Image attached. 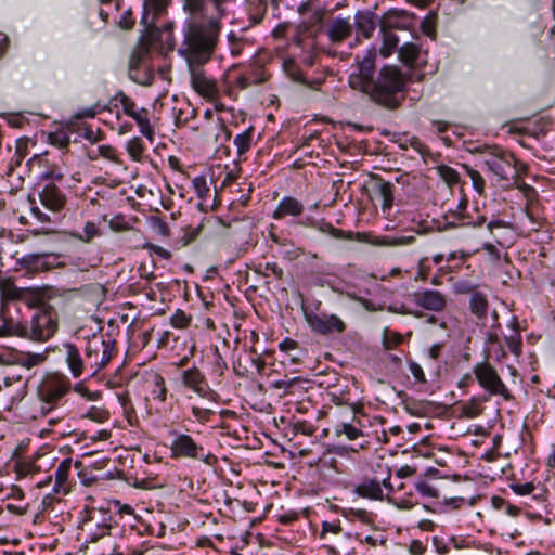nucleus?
I'll return each mask as SVG.
<instances>
[{
  "mask_svg": "<svg viewBox=\"0 0 555 555\" xmlns=\"http://www.w3.org/2000/svg\"><path fill=\"white\" fill-rule=\"evenodd\" d=\"M335 435L336 436L345 435L349 440H356L359 437L363 436V431L360 427L359 421H357V424L354 422H352V423L343 422L335 426Z\"/></svg>",
  "mask_w": 555,
  "mask_h": 555,
  "instance_id": "c756f323",
  "label": "nucleus"
},
{
  "mask_svg": "<svg viewBox=\"0 0 555 555\" xmlns=\"http://www.w3.org/2000/svg\"><path fill=\"white\" fill-rule=\"evenodd\" d=\"M0 288L2 297L7 299H24L28 294V289L17 287L13 284L1 285Z\"/></svg>",
  "mask_w": 555,
  "mask_h": 555,
  "instance_id": "37998d69",
  "label": "nucleus"
},
{
  "mask_svg": "<svg viewBox=\"0 0 555 555\" xmlns=\"http://www.w3.org/2000/svg\"><path fill=\"white\" fill-rule=\"evenodd\" d=\"M327 35L332 41L339 42L351 34V24L348 18L336 17L327 27Z\"/></svg>",
  "mask_w": 555,
  "mask_h": 555,
  "instance_id": "393cba45",
  "label": "nucleus"
},
{
  "mask_svg": "<svg viewBox=\"0 0 555 555\" xmlns=\"http://www.w3.org/2000/svg\"><path fill=\"white\" fill-rule=\"evenodd\" d=\"M62 347L64 349L65 362L72 376L74 378L81 377L82 373L89 370L86 357L82 358L79 348L73 343H63Z\"/></svg>",
  "mask_w": 555,
  "mask_h": 555,
  "instance_id": "f3484780",
  "label": "nucleus"
},
{
  "mask_svg": "<svg viewBox=\"0 0 555 555\" xmlns=\"http://www.w3.org/2000/svg\"><path fill=\"white\" fill-rule=\"evenodd\" d=\"M47 359L46 352H36V353H24L20 352V366L26 367L28 370L34 366L40 365Z\"/></svg>",
  "mask_w": 555,
  "mask_h": 555,
  "instance_id": "72a5a7b5",
  "label": "nucleus"
},
{
  "mask_svg": "<svg viewBox=\"0 0 555 555\" xmlns=\"http://www.w3.org/2000/svg\"><path fill=\"white\" fill-rule=\"evenodd\" d=\"M17 264L27 273L48 271L59 266V256L51 253H30L22 256Z\"/></svg>",
  "mask_w": 555,
  "mask_h": 555,
  "instance_id": "4468645a",
  "label": "nucleus"
},
{
  "mask_svg": "<svg viewBox=\"0 0 555 555\" xmlns=\"http://www.w3.org/2000/svg\"><path fill=\"white\" fill-rule=\"evenodd\" d=\"M147 56V49L140 48L133 51L129 59L128 76L133 82L142 86L151 85L154 78Z\"/></svg>",
  "mask_w": 555,
  "mask_h": 555,
  "instance_id": "9b49d317",
  "label": "nucleus"
},
{
  "mask_svg": "<svg viewBox=\"0 0 555 555\" xmlns=\"http://www.w3.org/2000/svg\"><path fill=\"white\" fill-rule=\"evenodd\" d=\"M267 80L264 70L257 66L240 77L242 88H247L251 85H260Z\"/></svg>",
  "mask_w": 555,
  "mask_h": 555,
  "instance_id": "2f4dec72",
  "label": "nucleus"
},
{
  "mask_svg": "<svg viewBox=\"0 0 555 555\" xmlns=\"http://www.w3.org/2000/svg\"><path fill=\"white\" fill-rule=\"evenodd\" d=\"M73 467V460L70 457H66L61 461L56 470H55V480L52 487L53 493L66 494L69 491V475Z\"/></svg>",
  "mask_w": 555,
  "mask_h": 555,
  "instance_id": "aec40b11",
  "label": "nucleus"
},
{
  "mask_svg": "<svg viewBox=\"0 0 555 555\" xmlns=\"http://www.w3.org/2000/svg\"><path fill=\"white\" fill-rule=\"evenodd\" d=\"M126 150L133 160H140L144 153L145 145L141 138L133 137L127 142Z\"/></svg>",
  "mask_w": 555,
  "mask_h": 555,
  "instance_id": "e433bc0d",
  "label": "nucleus"
},
{
  "mask_svg": "<svg viewBox=\"0 0 555 555\" xmlns=\"http://www.w3.org/2000/svg\"><path fill=\"white\" fill-rule=\"evenodd\" d=\"M190 322L191 317L186 315V313L181 309H177L170 317V324L175 328H185L189 326Z\"/></svg>",
  "mask_w": 555,
  "mask_h": 555,
  "instance_id": "09e8293b",
  "label": "nucleus"
},
{
  "mask_svg": "<svg viewBox=\"0 0 555 555\" xmlns=\"http://www.w3.org/2000/svg\"><path fill=\"white\" fill-rule=\"evenodd\" d=\"M139 126L140 133L151 142L154 139V129L147 117V109L142 107L138 111V114L132 117Z\"/></svg>",
  "mask_w": 555,
  "mask_h": 555,
  "instance_id": "7c9ffc66",
  "label": "nucleus"
},
{
  "mask_svg": "<svg viewBox=\"0 0 555 555\" xmlns=\"http://www.w3.org/2000/svg\"><path fill=\"white\" fill-rule=\"evenodd\" d=\"M377 52L375 48L367 49L363 55H356V62L350 68L348 85L374 102L388 109L397 108L402 100L409 76L396 65H384L377 70Z\"/></svg>",
  "mask_w": 555,
  "mask_h": 555,
  "instance_id": "f257e3e1",
  "label": "nucleus"
},
{
  "mask_svg": "<svg viewBox=\"0 0 555 555\" xmlns=\"http://www.w3.org/2000/svg\"><path fill=\"white\" fill-rule=\"evenodd\" d=\"M170 0H143L141 25L145 31L157 29V18L167 12Z\"/></svg>",
  "mask_w": 555,
  "mask_h": 555,
  "instance_id": "dca6fc26",
  "label": "nucleus"
},
{
  "mask_svg": "<svg viewBox=\"0 0 555 555\" xmlns=\"http://www.w3.org/2000/svg\"><path fill=\"white\" fill-rule=\"evenodd\" d=\"M467 175L472 179L473 188L475 191L482 193L486 182L481 173L475 169L467 168Z\"/></svg>",
  "mask_w": 555,
  "mask_h": 555,
  "instance_id": "603ef678",
  "label": "nucleus"
},
{
  "mask_svg": "<svg viewBox=\"0 0 555 555\" xmlns=\"http://www.w3.org/2000/svg\"><path fill=\"white\" fill-rule=\"evenodd\" d=\"M357 34L364 38L372 37L376 28V15L370 10L358 11L354 14Z\"/></svg>",
  "mask_w": 555,
  "mask_h": 555,
  "instance_id": "5701e85b",
  "label": "nucleus"
},
{
  "mask_svg": "<svg viewBox=\"0 0 555 555\" xmlns=\"http://www.w3.org/2000/svg\"><path fill=\"white\" fill-rule=\"evenodd\" d=\"M409 23V15L403 10L389 9L385 13V24L388 27L404 28Z\"/></svg>",
  "mask_w": 555,
  "mask_h": 555,
  "instance_id": "c85d7f7f",
  "label": "nucleus"
},
{
  "mask_svg": "<svg viewBox=\"0 0 555 555\" xmlns=\"http://www.w3.org/2000/svg\"><path fill=\"white\" fill-rule=\"evenodd\" d=\"M304 211V204L293 196H284L274 209L272 217L281 220L287 216L298 217Z\"/></svg>",
  "mask_w": 555,
  "mask_h": 555,
  "instance_id": "412c9836",
  "label": "nucleus"
},
{
  "mask_svg": "<svg viewBox=\"0 0 555 555\" xmlns=\"http://www.w3.org/2000/svg\"><path fill=\"white\" fill-rule=\"evenodd\" d=\"M209 7L210 0H184V8L194 15L207 16Z\"/></svg>",
  "mask_w": 555,
  "mask_h": 555,
  "instance_id": "c9c22d12",
  "label": "nucleus"
},
{
  "mask_svg": "<svg viewBox=\"0 0 555 555\" xmlns=\"http://www.w3.org/2000/svg\"><path fill=\"white\" fill-rule=\"evenodd\" d=\"M192 185L199 198L206 197L209 192L206 178L204 176H197L192 180Z\"/></svg>",
  "mask_w": 555,
  "mask_h": 555,
  "instance_id": "3c124183",
  "label": "nucleus"
},
{
  "mask_svg": "<svg viewBox=\"0 0 555 555\" xmlns=\"http://www.w3.org/2000/svg\"><path fill=\"white\" fill-rule=\"evenodd\" d=\"M459 227H480L486 222V217L479 214H476L475 217L468 214H460L459 217H454Z\"/></svg>",
  "mask_w": 555,
  "mask_h": 555,
  "instance_id": "79ce46f5",
  "label": "nucleus"
},
{
  "mask_svg": "<svg viewBox=\"0 0 555 555\" xmlns=\"http://www.w3.org/2000/svg\"><path fill=\"white\" fill-rule=\"evenodd\" d=\"M30 211L33 216L36 217L37 220H39L40 222H51V217L48 214L41 211V209L38 206H31Z\"/></svg>",
  "mask_w": 555,
  "mask_h": 555,
  "instance_id": "69168bd1",
  "label": "nucleus"
},
{
  "mask_svg": "<svg viewBox=\"0 0 555 555\" xmlns=\"http://www.w3.org/2000/svg\"><path fill=\"white\" fill-rule=\"evenodd\" d=\"M426 53L422 50V48L413 42L403 43L398 50V56L400 61L410 66H418L422 63H425Z\"/></svg>",
  "mask_w": 555,
  "mask_h": 555,
  "instance_id": "6ab92c4d",
  "label": "nucleus"
},
{
  "mask_svg": "<svg viewBox=\"0 0 555 555\" xmlns=\"http://www.w3.org/2000/svg\"><path fill=\"white\" fill-rule=\"evenodd\" d=\"M443 346H444V343L433 344L428 349V358L431 360H437L440 357Z\"/></svg>",
  "mask_w": 555,
  "mask_h": 555,
  "instance_id": "0e129e2a",
  "label": "nucleus"
},
{
  "mask_svg": "<svg viewBox=\"0 0 555 555\" xmlns=\"http://www.w3.org/2000/svg\"><path fill=\"white\" fill-rule=\"evenodd\" d=\"M169 435L172 437L170 443V457L171 459H193L199 460L205 464L211 466L217 461V457L210 453L205 452L202 444H198L190 435L171 430Z\"/></svg>",
  "mask_w": 555,
  "mask_h": 555,
  "instance_id": "0eeeda50",
  "label": "nucleus"
},
{
  "mask_svg": "<svg viewBox=\"0 0 555 555\" xmlns=\"http://www.w3.org/2000/svg\"><path fill=\"white\" fill-rule=\"evenodd\" d=\"M344 516L351 521L358 520L364 525H373V515L365 509L349 508L344 512Z\"/></svg>",
  "mask_w": 555,
  "mask_h": 555,
  "instance_id": "4c0bfd02",
  "label": "nucleus"
},
{
  "mask_svg": "<svg viewBox=\"0 0 555 555\" xmlns=\"http://www.w3.org/2000/svg\"><path fill=\"white\" fill-rule=\"evenodd\" d=\"M64 177H65L64 171L61 168L55 167V166H53L51 168H47L40 175L41 180L47 181V182H52L55 184H56V182H61L64 179Z\"/></svg>",
  "mask_w": 555,
  "mask_h": 555,
  "instance_id": "49530a36",
  "label": "nucleus"
},
{
  "mask_svg": "<svg viewBox=\"0 0 555 555\" xmlns=\"http://www.w3.org/2000/svg\"><path fill=\"white\" fill-rule=\"evenodd\" d=\"M354 493L370 500H382L383 489L380 481L376 478L364 477L354 487Z\"/></svg>",
  "mask_w": 555,
  "mask_h": 555,
  "instance_id": "4be33fe9",
  "label": "nucleus"
},
{
  "mask_svg": "<svg viewBox=\"0 0 555 555\" xmlns=\"http://www.w3.org/2000/svg\"><path fill=\"white\" fill-rule=\"evenodd\" d=\"M304 318L313 333L320 335L340 334L346 330L345 322L336 314L318 313V307L301 305Z\"/></svg>",
  "mask_w": 555,
  "mask_h": 555,
  "instance_id": "1a4fd4ad",
  "label": "nucleus"
},
{
  "mask_svg": "<svg viewBox=\"0 0 555 555\" xmlns=\"http://www.w3.org/2000/svg\"><path fill=\"white\" fill-rule=\"evenodd\" d=\"M218 36L219 24L212 18L207 26L189 25L178 49V54L186 61L193 89L203 96H211L217 91L215 82L206 77L202 65L210 60Z\"/></svg>",
  "mask_w": 555,
  "mask_h": 555,
  "instance_id": "f03ea898",
  "label": "nucleus"
},
{
  "mask_svg": "<svg viewBox=\"0 0 555 555\" xmlns=\"http://www.w3.org/2000/svg\"><path fill=\"white\" fill-rule=\"evenodd\" d=\"M151 396L154 400H158L160 402H165L167 398V387L165 384V378L156 374L154 377V386L151 390Z\"/></svg>",
  "mask_w": 555,
  "mask_h": 555,
  "instance_id": "a19ab883",
  "label": "nucleus"
},
{
  "mask_svg": "<svg viewBox=\"0 0 555 555\" xmlns=\"http://www.w3.org/2000/svg\"><path fill=\"white\" fill-rule=\"evenodd\" d=\"M0 337L24 338V321L0 314Z\"/></svg>",
  "mask_w": 555,
  "mask_h": 555,
  "instance_id": "b1692460",
  "label": "nucleus"
},
{
  "mask_svg": "<svg viewBox=\"0 0 555 555\" xmlns=\"http://www.w3.org/2000/svg\"><path fill=\"white\" fill-rule=\"evenodd\" d=\"M373 188L376 194L382 198L383 210L386 211L390 209L393 204V184L390 181L378 178L376 179Z\"/></svg>",
  "mask_w": 555,
  "mask_h": 555,
  "instance_id": "bb28decb",
  "label": "nucleus"
},
{
  "mask_svg": "<svg viewBox=\"0 0 555 555\" xmlns=\"http://www.w3.org/2000/svg\"><path fill=\"white\" fill-rule=\"evenodd\" d=\"M191 412L194 418L202 424L208 422L210 420V416L214 414L212 410L202 409L198 406H192Z\"/></svg>",
  "mask_w": 555,
  "mask_h": 555,
  "instance_id": "5fc2aeb1",
  "label": "nucleus"
},
{
  "mask_svg": "<svg viewBox=\"0 0 555 555\" xmlns=\"http://www.w3.org/2000/svg\"><path fill=\"white\" fill-rule=\"evenodd\" d=\"M409 370L412 374V376L415 378L416 382L418 383H425L426 382V377H425V373L422 369V366L414 362V361H410L409 362Z\"/></svg>",
  "mask_w": 555,
  "mask_h": 555,
  "instance_id": "13d9d810",
  "label": "nucleus"
},
{
  "mask_svg": "<svg viewBox=\"0 0 555 555\" xmlns=\"http://www.w3.org/2000/svg\"><path fill=\"white\" fill-rule=\"evenodd\" d=\"M70 388L72 383L67 376L59 373L44 375L37 386L41 414L47 415L61 405Z\"/></svg>",
  "mask_w": 555,
  "mask_h": 555,
  "instance_id": "39448f33",
  "label": "nucleus"
},
{
  "mask_svg": "<svg viewBox=\"0 0 555 555\" xmlns=\"http://www.w3.org/2000/svg\"><path fill=\"white\" fill-rule=\"evenodd\" d=\"M468 307L472 314H474L478 320L483 321L489 311L487 295L479 289L476 293H473L469 296Z\"/></svg>",
  "mask_w": 555,
  "mask_h": 555,
  "instance_id": "a878e982",
  "label": "nucleus"
},
{
  "mask_svg": "<svg viewBox=\"0 0 555 555\" xmlns=\"http://www.w3.org/2000/svg\"><path fill=\"white\" fill-rule=\"evenodd\" d=\"M253 139V128L249 127L245 131L235 135L233 143L237 149L238 155L246 153L250 149Z\"/></svg>",
  "mask_w": 555,
  "mask_h": 555,
  "instance_id": "f704fd0d",
  "label": "nucleus"
},
{
  "mask_svg": "<svg viewBox=\"0 0 555 555\" xmlns=\"http://www.w3.org/2000/svg\"><path fill=\"white\" fill-rule=\"evenodd\" d=\"M301 383V377H294L291 379H278L272 382L271 386L274 389H282L285 396L293 395L294 386Z\"/></svg>",
  "mask_w": 555,
  "mask_h": 555,
  "instance_id": "a18cd8bd",
  "label": "nucleus"
},
{
  "mask_svg": "<svg viewBox=\"0 0 555 555\" xmlns=\"http://www.w3.org/2000/svg\"><path fill=\"white\" fill-rule=\"evenodd\" d=\"M496 228L512 229V223L503 219H494L489 221L487 224V229L491 234H493V231Z\"/></svg>",
  "mask_w": 555,
  "mask_h": 555,
  "instance_id": "680f3d73",
  "label": "nucleus"
},
{
  "mask_svg": "<svg viewBox=\"0 0 555 555\" xmlns=\"http://www.w3.org/2000/svg\"><path fill=\"white\" fill-rule=\"evenodd\" d=\"M473 373L480 387L490 396H501L505 401H511L513 396L496 370L488 362L481 361L473 366Z\"/></svg>",
  "mask_w": 555,
  "mask_h": 555,
  "instance_id": "6e6552de",
  "label": "nucleus"
},
{
  "mask_svg": "<svg viewBox=\"0 0 555 555\" xmlns=\"http://www.w3.org/2000/svg\"><path fill=\"white\" fill-rule=\"evenodd\" d=\"M417 491L428 498H438L437 489L425 481H421L416 485Z\"/></svg>",
  "mask_w": 555,
  "mask_h": 555,
  "instance_id": "bf43d9fd",
  "label": "nucleus"
},
{
  "mask_svg": "<svg viewBox=\"0 0 555 555\" xmlns=\"http://www.w3.org/2000/svg\"><path fill=\"white\" fill-rule=\"evenodd\" d=\"M38 196L41 205L52 212L61 211L66 203L64 192L52 182H46L38 192Z\"/></svg>",
  "mask_w": 555,
  "mask_h": 555,
  "instance_id": "2eb2a0df",
  "label": "nucleus"
},
{
  "mask_svg": "<svg viewBox=\"0 0 555 555\" xmlns=\"http://www.w3.org/2000/svg\"><path fill=\"white\" fill-rule=\"evenodd\" d=\"M143 248L147 249L151 254H155L166 260L170 259L172 256L168 249L153 243H145Z\"/></svg>",
  "mask_w": 555,
  "mask_h": 555,
  "instance_id": "6e6d98bb",
  "label": "nucleus"
},
{
  "mask_svg": "<svg viewBox=\"0 0 555 555\" xmlns=\"http://www.w3.org/2000/svg\"><path fill=\"white\" fill-rule=\"evenodd\" d=\"M266 270H269L278 279H282L284 274L283 269L276 262H267Z\"/></svg>",
  "mask_w": 555,
  "mask_h": 555,
  "instance_id": "774afa93",
  "label": "nucleus"
},
{
  "mask_svg": "<svg viewBox=\"0 0 555 555\" xmlns=\"http://www.w3.org/2000/svg\"><path fill=\"white\" fill-rule=\"evenodd\" d=\"M11 377H13V383L17 382L20 384L18 390L16 391L15 395H12L11 398L13 401H21L26 395V382H23L20 375H12Z\"/></svg>",
  "mask_w": 555,
  "mask_h": 555,
  "instance_id": "052dcab7",
  "label": "nucleus"
},
{
  "mask_svg": "<svg viewBox=\"0 0 555 555\" xmlns=\"http://www.w3.org/2000/svg\"><path fill=\"white\" fill-rule=\"evenodd\" d=\"M302 224H309L310 227L315 228L320 232L327 234L334 238H338V240L346 238L345 232L343 230L337 229V228L333 227L332 223L325 222L323 220L312 221L308 218L307 222H302Z\"/></svg>",
  "mask_w": 555,
  "mask_h": 555,
  "instance_id": "473e14b6",
  "label": "nucleus"
},
{
  "mask_svg": "<svg viewBox=\"0 0 555 555\" xmlns=\"http://www.w3.org/2000/svg\"><path fill=\"white\" fill-rule=\"evenodd\" d=\"M181 384L196 393L198 397L209 401H216L218 393L210 388L205 375L196 366L181 372Z\"/></svg>",
  "mask_w": 555,
  "mask_h": 555,
  "instance_id": "f8f14e48",
  "label": "nucleus"
},
{
  "mask_svg": "<svg viewBox=\"0 0 555 555\" xmlns=\"http://www.w3.org/2000/svg\"><path fill=\"white\" fill-rule=\"evenodd\" d=\"M383 35L382 46L379 48V53L384 57H388L395 53L399 44V38L396 34L390 30L385 29L384 27L380 29Z\"/></svg>",
  "mask_w": 555,
  "mask_h": 555,
  "instance_id": "cd10ccee",
  "label": "nucleus"
},
{
  "mask_svg": "<svg viewBox=\"0 0 555 555\" xmlns=\"http://www.w3.org/2000/svg\"><path fill=\"white\" fill-rule=\"evenodd\" d=\"M412 297L417 307L436 313L444 311L449 304L447 294L434 288H418Z\"/></svg>",
  "mask_w": 555,
  "mask_h": 555,
  "instance_id": "ddd939ff",
  "label": "nucleus"
},
{
  "mask_svg": "<svg viewBox=\"0 0 555 555\" xmlns=\"http://www.w3.org/2000/svg\"><path fill=\"white\" fill-rule=\"evenodd\" d=\"M116 341L109 336L105 338L101 333L87 337L83 354L89 366L90 376L95 375L105 367L115 353Z\"/></svg>",
  "mask_w": 555,
  "mask_h": 555,
  "instance_id": "423d86ee",
  "label": "nucleus"
},
{
  "mask_svg": "<svg viewBox=\"0 0 555 555\" xmlns=\"http://www.w3.org/2000/svg\"><path fill=\"white\" fill-rule=\"evenodd\" d=\"M378 284L372 279L361 276L352 283H346L339 291L348 298L359 302L365 310H376L375 304L370 299Z\"/></svg>",
  "mask_w": 555,
  "mask_h": 555,
  "instance_id": "9d476101",
  "label": "nucleus"
},
{
  "mask_svg": "<svg viewBox=\"0 0 555 555\" xmlns=\"http://www.w3.org/2000/svg\"><path fill=\"white\" fill-rule=\"evenodd\" d=\"M389 241V245L399 246V245H410L415 241L414 236H397L392 238H387Z\"/></svg>",
  "mask_w": 555,
  "mask_h": 555,
  "instance_id": "e2e57ef3",
  "label": "nucleus"
},
{
  "mask_svg": "<svg viewBox=\"0 0 555 555\" xmlns=\"http://www.w3.org/2000/svg\"><path fill=\"white\" fill-rule=\"evenodd\" d=\"M477 287H478L477 284L473 283L469 280H459L453 283L452 292L455 295H468L469 294V296H470L473 293H476L478 291Z\"/></svg>",
  "mask_w": 555,
  "mask_h": 555,
  "instance_id": "c03bdc74",
  "label": "nucleus"
},
{
  "mask_svg": "<svg viewBox=\"0 0 555 555\" xmlns=\"http://www.w3.org/2000/svg\"><path fill=\"white\" fill-rule=\"evenodd\" d=\"M114 101H119L122 106V111L129 117H134L138 114L137 105L133 100H131L126 93L119 91L113 98Z\"/></svg>",
  "mask_w": 555,
  "mask_h": 555,
  "instance_id": "58836bf2",
  "label": "nucleus"
},
{
  "mask_svg": "<svg viewBox=\"0 0 555 555\" xmlns=\"http://www.w3.org/2000/svg\"><path fill=\"white\" fill-rule=\"evenodd\" d=\"M100 518H95L94 515H90L89 521H94V528L90 529L86 542L94 543L105 535L111 533L113 528V517L111 514L105 512H99Z\"/></svg>",
  "mask_w": 555,
  "mask_h": 555,
  "instance_id": "a211bd4d",
  "label": "nucleus"
},
{
  "mask_svg": "<svg viewBox=\"0 0 555 555\" xmlns=\"http://www.w3.org/2000/svg\"><path fill=\"white\" fill-rule=\"evenodd\" d=\"M154 228L156 229L158 234H160L163 236L169 235V227H168L167 222H165L164 220L156 218L154 221Z\"/></svg>",
  "mask_w": 555,
  "mask_h": 555,
  "instance_id": "338daca9",
  "label": "nucleus"
},
{
  "mask_svg": "<svg viewBox=\"0 0 555 555\" xmlns=\"http://www.w3.org/2000/svg\"><path fill=\"white\" fill-rule=\"evenodd\" d=\"M59 330V314L56 309L40 300L33 307L28 319L24 320V339L35 343H46Z\"/></svg>",
  "mask_w": 555,
  "mask_h": 555,
  "instance_id": "20e7f679",
  "label": "nucleus"
},
{
  "mask_svg": "<svg viewBox=\"0 0 555 555\" xmlns=\"http://www.w3.org/2000/svg\"><path fill=\"white\" fill-rule=\"evenodd\" d=\"M504 340L509 349V351L519 356L522 351V338L520 334V330H515L509 335H506L504 337Z\"/></svg>",
  "mask_w": 555,
  "mask_h": 555,
  "instance_id": "ea45409f",
  "label": "nucleus"
},
{
  "mask_svg": "<svg viewBox=\"0 0 555 555\" xmlns=\"http://www.w3.org/2000/svg\"><path fill=\"white\" fill-rule=\"evenodd\" d=\"M509 488L517 495H527L531 494L535 490V486L533 482H525V483H511Z\"/></svg>",
  "mask_w": 555,
  "mask_h": 555,
  "instance_id": "864d4df0",
  "label": "nucleus"
},
{
  "mask_svg": "<svg viewBox=\"0 0 555 555\" xmlns=\"http://www.w3.org/2000/svg\"><path fill=\"white\" fill-rule=\"evenodd\" d=\"M323 16H324V11L322 10H314L308 17L307 21H305L304 23L309 27V28H319L322 24V21H323Z\"/></svg>",
  "mask_w": 555,
  "mask_h": 555,
  "instance_id": "4d7b16f0",
  "label": "nucleus"
},
{
  "mask_svg": "<svg viewBox=\"0 0 555 555\" xmlns=\"http://www.w3.org/2000/svg\"><path fill=\"white\" fill-rule=\"evenodd\" d=\"M343 530L340 520L336 519L333 521L324 520L322 521V530L320 532V538L324 539L327 533L338 534Z\"/></svg>",
  "mask_w": 555,
  "mask_h": 555,
  "instance_id": "8fccbe9b",
  "label": "nucleus"
},
{
  "mask_svg": "<svg viewBox=\"0 0 555 555\" xmlns=\"http://www.w3.org/2000/svg\"><path fill=\"white\" fill-rule=\"evenodd\" d=\"M49 142L59 147H67L70 142V137L65 130H56L49 133Z\"/></svg>",
  "mask_w": 555,
  "mask_h": 555,
  "instance_id": "de8ad7c7",
  "label": "nucleus"
},
{
  "mask_svg": "<svg viewBox=\"0 0 555 555\" xmlns=\"http://www.w3.org/2000/svg\"><path fill=\"white\" fill-rule=\"evenodd\" d=\"M477 150L482 154L483 166L498 183L505 186L517 183L520 171L513 153L498 145H483Z\"/></svg>",
  "mask_w": 555,
  "mask_h": 555,
  "instance_id": "7ed1b4c3",
  "label": "nucleus"
}]
</instances>
